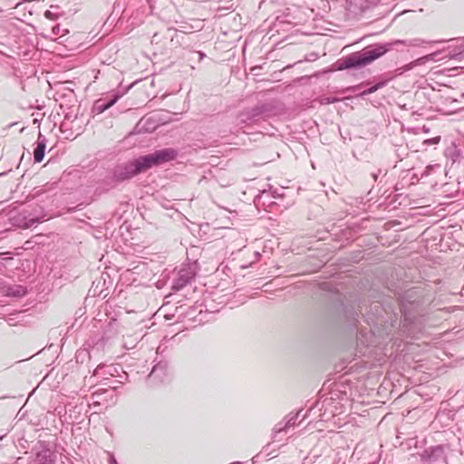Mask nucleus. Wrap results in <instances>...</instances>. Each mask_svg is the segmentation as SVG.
Returning <instances> with one entry per match:
<instances>
[{
  "label": "nucleus",
  "instance_id": "f257e3e1",
  "mask_svg": "<svg viewBox=\"0 0 464 464\" xmlns=\"http://www.w3.org/2000/svg\"><path fill=\"white\" fill-rule=\"evenodd\" d=\"M442 41H427L420 38L408 40H395L385 44H375L363 48L360 52L353 53L346 57L337 61L338 70L359 69L372 63L376 59L382 57L389 51L399 46L419 47L427 44L441 43Z\"/></svg>",
  "mask_w": 464,
  "mask_h": 464
},
{
  "label": "nucleus",
  "instance_id": "f03ea898",
  "mask_svg": "<svg viewBox=\"0 0 464 464\" xmlns=\"http://www.w3.org/2000/svg\"><path fill=\"white\" fill-rule=\"evenodd\" d=\"M178 154V150L174 148L157 150L152 153L116 165L111 171V179L115 182L128 180L153 167L174 160Z\"/></svg>",
  "mask_w": 464,
  "mask_h": 464
},
{
  "label": "nucleus",
  "instance_id": "7ed1b4c3",
  "mask_svg": "<svg viewBox=\"0 0 464 464\" xmlns=\"http://www.w3.org/2000/svg\"><path fill=\"white\" fill-rule=\"evenodd\" d=\"M430 299L425 298L423 291L420 288L406 290L400 297L401 313L403 316V326L408 327L413 324L416 316L422 315Z\"/></svg>",
  "mask_w": 464,
  "mask_h": 464
},
{
  "label": "nucleus",
  "instance_id": "20e7f679",
  "mask_svg": "<svg viewBox=\"0 0 464 464\" xmlns=\"http://www.w3.org/2000/svg\"><path fill=\"white\" fill-rule=\"evenodd\" d=\"M45 213L42 207L36 206L32 210L23 209L22 211L12 210L8 213V219L14 227L30 228L43 222Z\"/></svg>",
  "mask_w": 464,
  "mask_h": 464
},
{
  "label": "nucleus",
  "instance_id": "39448f33",
  "mask_svg": "<svg viewBox=\"0 0 464 464\" xmlns=\"http://www.w3.org/2000/svg\"><path fill=\"white\" fill-rule=\"evenodd\" d=\"M196 276V271L193 266H188L179 269L177 276L174 278L172 283V289L174 291H179L186 285L191 283Z\"/></svg>",
  "mask_w": 464,
  "mask_h": 464
},
{
  "label": "nucleus",
  "instance_id": "423d86ee",
  "mask_svg": "<svg viewBox=\"0 0 464 464\" xmlns=\"http://www.w3.org/2000/svg\"><path fill=\"white\" fill-rule=\"evenodd\" d=\"M379 2L380 0H347L346 9L350 14L359 15L375 6Z\"/></svg>",
  "mask_w": 464,
  "mask_h": 464
},
{
  "label": "nucleus",
  "instance_id": "0eeeda50",
  "mask_svg": "<svg viewBox=\"0 0 464 464\" xmlns=\"http://www.w3.org/2000/svg\"><path fill=\"white\" fill-rule=\"evenodd\" d=\"M35 450L34 456L32 458L29 464H54V456L49 448L44 444H40Z\"/></svg>",
  "mask_w": 464,
  "mask_h": 464
},
{
  "label": "nucleus",
  "instance_id": "6e6552de",
  "mask_svg": "<svg viewBox=\"0 0 464 464\" xmlns=\"http://www.w3.org/2000/svg\"><path fill=\"white\" fill-rule=\"evenodd\" d=\"M121 95L122 93L113 92L109 94L105 98L97 100L94 102L93 111L97 113L104 112L106 110L114 105Z\"/></svg>",
  "mask_w": 464,
  "mask_h": 464
},
{
  "label": "nucleus",
  "instance_id": "1a4fd4ad",
  "mask_svg": "<svg viewBox=\"0 0 464 464\" xmlns=\"http://www.w3.org/2000/svg\"><path fill=\"white\" fill-rule=\"evenodd\" d=\"M169 362L165 360H160L152 367L149 375L150 378L156 379L158 382H163L168 376Z\"/></svg>",
  "mask_w": 464,
  "mask_h": 464
},
{
  "label": "nucleus",
  "instance_id": "9d476101",
  "mask_svg": "<svg viewBox=\"0 0 464 464\" xmlns=\"http://www.w3.org/2000/svg\"><path fill=\"white\" fill-rule=\"evenodd\" d=\"M46 143L47 140L45 136L39 132L37 140L35 142L36 147L34 150V162L40 163L43 161L45 155Z\"/></svg>",
  "mask_w": 464,
  "mask_h": 464
},
{
  "label": "nucleus",
  "instance_id": "9b49d317",
  "mask_svg": "<svg viewBox=\"0 0 464 464\" xmlns=\"http://www.w3.org/2000/svg\"><path fill=\"white\" fill-rule=\"evenodd\" d=\"M266 111V105L256 106L251 110L242 112L239 116V123H247L253 121L255 118L260 116L264 111Z\"/></svg>",
  "mask_w": 464,
  "mask_h": 464
},
{
  "label": "nucleus",
  "instance_id": "f8f14e48",
  "mask_svg": "<svg viewBox=\"0 0 464 464\" xmlns=\"http://www.w3.org/2000/svg\"><path fill=\"white\" fill-rule=\"evenodd\" d=\"M422 456L426 460H428L430 462H435V461L439 460L440 459L443 458L444 449L441 445L430 447V448L425 450Z\"/></svg>",
  "mask_w": 464,
  "mask_h": 464
},
{
  "label": "nucleus",
  "instance_id": "ddd939ff",
  "mask_svg": "<svg viewBox=\"0 0 464 464\" xmlns=\"http://www.w3.org/2000/svg\"><path fill=\"white\" fill-rule=\"evenodd\" d=\"M5 295L19 298L26 295L27 289L21 285H7L3 287Z\"/></svg>",
  "mask_w": 464,
  "mask_h": 464
},
{
  "label": "nucleus",
  "instance_id": "4468645a",
  "mask_svg": "<svg viewBox=\"0 0 464 464\" xmlns=\"http://www.w3.org/2000/svg\"><path fill=\"white\" fill-rule=\"evenodd\" d=\"M115 372H117V369L113 365L100 364L94 370L93 375H102V376L110 375V376H114Z\"/></svg>",
  "mask_w": 464,
  "mask_h": 464
},
{
  "label": "nucleus",
  "instance_id": "2eb2a0df",
  "mask_svg": "<svg viewBox=\"0 0 464 464\" xmlns=\"http://www.w3.org/2000/svg\"><path fill=\"white\" fill-rule=\"evenodd\" d=\"M447 57L457 61H461L464 59V42L450 50Z\"/></svg>",
  "mask_w": 464,
  "mask_h": 464
},
{
  "label": "nucleus",
  "instance_id": "dca6fc26",
  "mask_svg": "<svg viewBox=\"0 0 464 464\" xmlns=\"http://www.w3.org/2000/svg\"><path fill=\"white\" fill-rule=\"evenodd\" d=\"M288 430L287 428V424H285V420H283L282 421H279L278 423H276L273 429V439L276 440H281L279 437V435L282 433V432H286V430Z\"/></svg>",
  "mask_w": 464,
  "mask_h": 464
},
{
  "label": "nucleus",
  "instance_id": "f3484780",
  "mask_svg": "<svg viewBox=\"0 0 464 464\" xmlns=\"http://www.w3.org/2000/svg\"><path fill=\"white\" fill-rule=\"evenodd\" d=\"M105 395V400H111L112 401L113 399V393L111 390H108V389H100V390H97L95 392L92 393V398L94 399V398H100L102 395Z\"/></svg>",
  "mask_w": 464,
  "mask_h": 464
},
{
  "label": "nucleus",
  "instance_id": "a211bd4d",
  "mask_svg": "<svg viewBox=\"0 0 464 464\" xmlns=\"http://www.w3.org/2000/svg\"><path fill=\"white\" fill-rule=\"evenodd\" d=\"M387 82L386 81H382V82H377L376 84L369 87L368 89L364 90L362 92V96H365V95H369V94H372L373 92H375L376 91H378L379 89L384 87L386 85Z\"/></svg>",
  "mask_w": 464,
  "mask_h": 464
},
{
  "label": "nucleus",
  "instance_id": "6ab92c4d",
  "mask_svg": "<svg viewBox=\"0 0 464 464\" xmlns=\"http://www.w3.org/2000/svg\"><path fill=\"white\" fill-rule=\"evenodd\" d=\"M300 411H297L296 413H290L288 414L285 419L284 420L285 424H287V428L294 426L295 424V421L300 414Z\"/></svg>",
  "mask_w": 464,
  "mask_h": 464
},
{
  "label": "nucleus",
  "instance_id": "aec40b11",
  "mask_svg": "<svg viewBox=\"0 0 464 464\" xmlns=\"http://www.w3.org/2000/svg\"><path fill=\"white\" fill-rule=\"evenodd\" d=\"M275 194H276V191H274V194H272V192H271V191L263 190V191L259 194L258 198H259V199H265V200H266L268 204H272L273 202L269 201V198H270V197H272V198H276V196Z\"/></svg>",
  "mask_w": 464,
  "mask_h": 464
},
{
  "label": "nucleus",
  "instance_id": "412c9836",
  "mask_svg": "<svg viewBox=\"0 0 464 464\" xmlns=\"http://www.w3.org/2000/svg\"><path fill=\"white\" fill-rule=\"evenodd\" d=\"M340 99L336 97H323L321 98L320 103L321 104H332L339 102Z\"/></svg>",
  "mask_w": 464,
  "mask_h": 464
},
{
  "label": "nucleus",
  "instance_id": "4be33fe9",
  "mask_svg": "<svg viewBox=\"0 0 464 464\" xmlns=\"http://www.w3.org/2000/svg\"><path fill=\"white\" fill-rule=\"evenodd\" d=\"M440 140V137L438 136V137H434V138H431V139H426L422 141V145L423 146H429V145H434V144H438Z\"/></svg>",
  "mask_w": 464,
  "mask_h": 464
},
{
  "label": "nucleus",
  "instance_id": "5701e85b",
  "mask_svg": "<svg viewBox=\"0 0 464 464\" xmlns=\"http://www.w3.org/2000/svg\"><path fill=\"white\" fill-rule=\"evenodd\" d=\"M121 379H124V380H127L128 378V375L126 373H124V376H121ZM115 383L117 384H113V385H110L109 387L111 389V391L113 392L115 391H117V389L120 387V384H122L123 383V380H120V381H115L114 382Z\"/></svg>",
  "mask_w": 464,
  "mask_h": 464
},
{
  "label": "nucleus",
  "instance_id": "b1692460",
  "mask_svg": "<svg viewBox=\"0 0 464 464\" xmlns=\"http://www.w3.org/2000/svg\"><path fill=\"white\" fill-rule=\"evenodd\" d=\"M452 153V161L455 162L457 159L460 156L459 151L456 149L448 150L447 155Z\"/></svg>",
  "mask_w": 464,
  "mask_h": 464
},
{
  "label": "nucleus",
  "instance_id": "393cba45",
  "mask_svg": "<svg viewBox=\"0 0 464 464\" xmlns=\"http://www.w3.org/2000/svg\"><path fill=\"white\" fill-rule=\"evenodd\" d=\"M68 119H69V117H68V115H66L65 120L61 123L60 128L63 132H64L65 130L68 128V122L66 121V120H68Z\"/></svg>",
  "mask_w": 464,
  "mask_h": 464
},
{
  "label": "nucleus",
  "instance_id": "a878e982",
  "mask_svg": "<svg viewBox=\"0 0 464 464\" xmlns=\"http://www.w3.org/2000/svg\"><path fill=\"white\" fill-rule=\"evenodd\" d=\"M432 169H433V166H431V165H430V166L426 167L425 171H424V173L422 174V176H423V175H426V176H427V175H429V174H430V172Z\"/></svg>",
  "mask_w": 464,
  "mask_h": 464
},
{
  "label": "nucleus",
  "instance_id": "bb28decb",
  "mask_svg": "<svg viewBox=\"0 0 464 464\" xmlns=\"http://www.w3.org/2000/svg\"><path fill=\"white\" fill-rule=\"evenodd\" d=\"M109 464H118V462L113 455H111L110 459H109Z\"/></svg>",
  "mask_w": 464,
  "mask_h": 464
},
{
  "label": "nucleus",
  "instance_id": "cd10ccee",
  "mask_svg": "<svg viewBox=\"0 0 464 464\" xmlns=\"http://www.w3.org/2000/svg\"><path fill=\"white\" fill-rule=\"evenodd\" d=\"M198 55L199 61H201L205 57V53L201 51L196 53Z\"/></svg>",
  "mask_w": 464,
  "mask_h": 464
},
{
  "label": "nucleus",
  "instance_id": "c85d7f7f",
  "mask_svg": "<svg viewBox=\"0 0 464 464\" xmlns=\"http://www.w3.org/2000/svg\"><path fill=\"white\" fill-rule=\"evenodd\" d=\"M421 130H422L423 132L427 133V132H429V130H429V128H427L426 126H422Z\"/></svg>",
  "mask_w": 464,
  "mask_h": 464
},
{
  "label": "nucleus",
  "instance_id": "c756f323",
  "mask_svg": "<svg viewBox=\"0 0 464 464\" xmlns=\"http://www.w3.org/2000/svg\"><path fill=\"white\" fill-rule=\"evenodd\" d=\"M373 308L376 310V312H378V308H379V304H375ZM377 317L381 316V314L379 313H377Z\"/></svg>",
  "mask_w": 464,
  "mask_h": 464
},
{
  "label": "nucleus",
  "instance_id": "7c9ffc66",
  "mask_svg": "<svg viewBox=\"0 0 464 464\" xmlns=\"http://www.w3.org/2000/svg\"><path fill=\"white\" fill-rule=\"evenodd\" d=\"M93 406H100V402L98 401L92 402Z\"/></svg>",
  "mask_w": 464,
  "mask_h": 464
},
{
  "label": "nucleus",
  "instance_id": "2f4dec72",
  "mask_svg": "<svg viewBox=\"0 0 464 464\" xmlns=\"http://www.w3.org/2000/svg\"><path fill=\"white\" fill-rule=\"evenodd\" d=\"M50 14H51V12H50V11H46V12H45V16H46V17L50 16Z\"/></svg>",
  "mask_w": 464,
  "mask_h": 464
},
{
  "label": "nucleus",
  "instance_id": "473e14b6",
  "mask_svg": "<svg viewBox=\"0 0 464 464\" xmlns=\"http://www.w3.org/2000/svg\"><path fill=\"white\" fill-rule=\"evenodd\" d=\"M372 178H373L374 180H376L377 179V175L376 174H372Z\"/></svg>",
  "mask_w": 464,
  "mask_h": 464
},
{
  "label": "nucleus",
  "instance_id": "72a5a7b5",
  "mask_svg": "<svg viewBox=\"0 0 464 464\" xmlns=\"http://www.w3.org/2000/svg\"><path fill=\"white\" fill-rule=\"evenodd\" d=\"M230 464H242V463H241V462H239V461H235V462H232V463H230Z\"/></svg>",
  "mask_w": 464,
  "mask_h": 464
},
{
  "label": "nucleus",
  "instance_id": "f704fd0d",
  "mask_svg": "<svg viewBox=\"0 0 464 464\" xmlns=\"http://www.w3.org/2000/svg\"><path fill=\"white\" fill-rule=\"evenodd\" d=\"M124 347H126L127 349H130L129 347H127V342H124Z\"/></svg>",
  "mask_w": 464,
  "mask_h": 464
},
{
  "label": "nucleus",
  "instance_id": "c9c22d12",
  "mask_svg": "<svg viewBox=\"0 0 464 464\" xmlns=\"http://www.w3.org/2000/svg\"><path fill=\"white\" fill-rule=\"evenodd\" d=\"M4 437H5V435H2V436L0 437V440H2Z\"/></svg>",
  "mask_w": 464,
  "mask_h": 464
}]
</instances>
